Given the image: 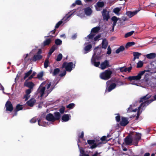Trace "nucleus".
Wrapping results in <instances>:
<instances>
[{"label":"nucleus","mask_w":156,"mask_h":156,"mask_svg":"<svg viewBox=\"0 0 156 156\" xmlns=\"http://www.w3.org/2000/svg\"><path fill=\"white\" fill-rule=\"evenodd\" d=\"M45 82L42 83L41 84L37 90V93L40 94V97L41 98L43 96L46 88L47 89L45 91V93L47 94L46 96H48L55 88V86H51V82L47 83L44 87L42 86L43 85H45Z\"/></svg>","instance_id":"f257e3e1"},{"label":"nucleus","mask_w":156,"mask_h":156,"mask_svg":"<svg viewBox=\"0 0 156 156\" xmlns=\"http://www.w3.org/2000/svg\"><path fill=\"white\" fill-rule=\"evenodd\" d=\"M112 74V72L111 70L107 69L100 74V77L102 80H107L111 78Z\"/></svg>","instance_id":"f03ea898"},{"label":"nucleus","mask_w":156,"mask_h":156,"mask_svg":"<svg viewBox=\"0 0 156 156\" xmlns=\"http://www.w3.org/2000/svg\"><path fill=\"white\" fill-rule=\"evenodd\" d=\"M75 64H74L72 62H64L62 65V68H65L66 71L70 72L72 70L73 68L75 67Z\"/></svg>","instance_id":"7ed1b4c3"},{"label":"nucleus","mask_w":156,"mask_h":156,"mask_svg":"<svg viewBox=\"0 0 156 156\" xmlns=\"http://www.w3.org/2000/svg\"><path fill=\"white\" fill-rule=\"evenodd\" d=\"M144 73V71H141L136 76H129L126 79H127L130 81L135 80H140L141 78V76L143 75Z\"/></svg>","instance_id":"20e7f679"},{"label":"nucleus","mask_w":156,"mask_h":156,"mask_svg":"<svg viewBox=\"0 0 156 156\" xmlns=\"http://www.w3.org/2000/svg\"><path fill=\"white\" fill-rule=\"evenodd\" d=\"M101 51V50L98 49V47H95L94 49L93 56L95 55L96 58L98 60H99L101 58V56L99 55Z\"/></svg>","instance_id":"39448f33"},{"label":"nucleus","mask_w":156,"mask_h":156,"mask_svg":"<svg viewBox=\"0 0 156 156\" xmlns=\"http://www.w3.org/2000/svg\"><path fill=\"white\" fill-rule=\"evenodd\" d=\"M154 99H151L145 101L144 102L141 104L140 105L139 107V109H140L141 107H144L148 105L149 104L151 103L152 101L154 100H156V94L154 96Z\"/></svg>","instance_id":"423d86ee"},{"label":"nucleus","mask_w":156,"mask_h":156,"mask_svg":"<svg viewBox=\"0 0 156 156\" xmlns=\"http://www.w3.org/2000/svg\"><path fill=\"white\" fill-rule=\"evenodd\" d=\"M103 20L108 21L110 18L109 12L107 11L106 9H104L101 12Z\"/></svg>","instance_id":"0eeeda50"},{"label":"nucleus","mask_w":156,"mask_h":156,"mask_svg":"<svg viewBox=\"0 0 156 156\" xmlns=\"http://www.w3.org/2000/svg\"><path fill=\"white\" fill-rule=\"evenodd\" d=\"M5 107L6 108V110L11 112L13 109L12 104L10 101H7L5 104Z\"/></svg>","instance_id":"6e6552de"},{"label":"nucleus","mask_w":156,"mask_h":156,"mask_svg":"<svg viewBox=\"0 0 156 156\" xmlns=\"http://www.w3.org/2000/svg\"><path fill=\"white\" fill-rule=\"evenodd\" d=\"M128 118L124 117H122L121 121L120 122V125L123 126H125L127 125L129 123Z\"/></svg>","instance_id":"1a4fd4ad"},{"label":"nucleus","mask_w":156,"mask_h":156,"mask_svg":"<svg viewBox=\"0 0 156 156\" xmlns=\"http://www.w3.org/2000/svg\"><path fill=\"white\" fill-rule=\"evenodd\" d=\"M124 141L127 145H131L133 141V140L132 137L129 136H128L125 138Z\"/></svg>","instance_id":"9d476101"},{"label":"nucleus","mask_w":156,"mask_h":156,"mask_svg":"<svg viewBox=\"0 0 156 156\" xmlns=\"http://www.w3.org/2000/svg\"><path fill=\"white\" fill-rule=\"evenodd\" d=\"M45 119L48 121L52 122L55 121L54 115L51 113H49L46 115Z\"/></svg>","instance_id":"9b49d317"},{"label":"nucleus","mask_w":156,"mask_h":156,"mask_svg":"<svg viewBox=\"0 0 156 156\" xmlns=\"http://www.w3.org/2000/svg\"><path fill=\"white\" fill-rule=\"evenodd\" d=\"M101 68L102 69H105L107 67H109V62L108 61L105 60L102 62L101 64Z\"/></svg>","instance_id":"f8f14e48"},{"label":"nucleus","mask_w":156,"mask_h":156,"mask_svg":"<svg viewBox=\"0 0 156 156\" xmlns=\"http://www.w3.org/2000/svg\"><path fill=\"white\" fill-rule=\"evenodd\" d=\"M111 135L109 133L106 136H104L102 137L101 139L100 140L101 141V142H104L105 141L106 142H107L108 141L110 140L111 139H108V138H109L111 136Z\"/></svg>","instance_id":"ddd939ff"},{"label":"nucleus","mask_w":156,"mask_h":156,"mask_svg":"<svg viewBox=\"0 0 156 156\" xmlns=\"http://www.w3.org/2000/svg\"><path fill=\"white\" fill-rule=\"evenodd\" d=\"M42 56L41 55H34L32 58L31 59L34 62H36L37 61L39 60L42 58Z\"/></svg>","instance_id":"4468645a"},{"label":"nucleus","mask_w":156,"mask_h":156,"mask_svg":"<svg viewBox=\"0 0 156 156\" xmlns=\"http://www.w3.org/2000/svg\"><path fill=\"white\" fill-rule=\"evenodd\" d=\"M36 102V100L34 98H31L29 100L27 101L26 102V104L29 106L32 107H33L35 103Z\"/></svg>","instance_id":"2eb2a0df"},{"label":"nucleus","mask_w":156,"mask_h":156,"mask_svg":"<svg viewBox=\"0 0 156 156\" xmlns=\"http://www.w3.org/2000/svg\"><path fill=\"white\" fill-rule=\"evenodd\" d=\"M116 84L115 83L111 84L108 88H106L105 91L110 92L116 87Z\"/></svg>","instance_id":"dca6fc26"},{"label":"nucleus","mask_w":156,"mask_h":156,"mask_svg":"<svg viewBox=\"0 0 156 156\" xmlns=\"http://www.w3.org/2000/svg\"><path fill=\"white\" fill-rule=\"evenodd\" d=\"M151 95L148 94H147L146 95L142 97H141L140 98V100L139 101L140 103L143 102L144 101L146 100V101L148 100H147L151 98Z\"/></svg>","instance_id":"f3484780"},{"label":"nucleus","mask_w":156,"mask_h":156,"mask_svg":"<svg viewBox=\"0 0 156 156\" xmlns=\"http://www.w3.org/2000/svg\"><path fill=\"white\" fill-rule=\"evenodd\" d=\"M69 114H64L62 117V122L68 121L70 119Z\"/></svg>","instance_id":"a211bd4d"},{"label":"nucleus","mask_w":156,"mask_h":156,"mask_svg":"<svg viewBox=\"0 0 156 156\" xmlns=\"http://www.w3.org/2000/svg\"><path fill=\"white\" fill-rule=\"evenodd\" d=\"M97 5V7H96V9L97 11H100V9H98V8H102L104 7L105 5V3L103 2L98 1L96 4Z\"/></svg>","instance_id":"6ab92c4d"},{"label":"nucleus","mask_w":156,"mask_h":156,"mask_svg":"<svg viewBox=\"0 0 156 156\" xmlns=\"http://www.w3.org/2000/svg\"><path fill=\"white\" fill-rule=\"evenodd\" d=\"M139 11V10H136L133 12L128 11L126 13L127 15L129 18H131L136 14Z\"/></svg>","instance_id":"aec40b11"},{"label":"nucleus","mask_w":156,"mask_h":156,"mask_svg":"<svg viewBox=\"0 0 156 156\" xmlns=\"http://www.w3.org/2000/svg\"><path fill=\"white\" fill-rule=\"evenodd\" d=\"M24 85L29 88V89H32L33 88V87L34 86V84L32 82H25L24 83Z\"/></svg>","instance_id":"412c9836"},{"label":"nucleus","mask_w":156,"mask_h":156,"mask_svg":"<svg viewBox=\"0 0 156 156\" xmlns=\"http://www.w3.org/2000/svg\"><path fill=\"white\" fill-rule=\"evenodd\" d=\"M55 121L59 120L60 119L61 115L58 112H55L54 113Z\"/></svg>","instance_id":"4be33fe9"},{"label":"nucleus","mask_w":156,"mask_h":156,"mask_svg":"<svg viewBox=\"0 0 156 156\" xmlns=\"http://www.w3.org/2000/svg\"><path fill=\"white\" fill-rule=\"evenodd\" d=\"M84 12L85 14L89 16L91 15L92 12L91 9L90 7H87L84 9Z\"/></svg>","instance_id":"5701e85b"},{"label":"nucleus","mask_w":156,"mask_h":156,"mask_svg":"<svg viewBox=\"0 0 156 156\" xmlns=\"http://www.w3.org/2000/svg\"><path fill=\"white\" fill-rule=\"evenodd\" d=\"M100 27L99 26L96 27L92 29L91 33H97L100 30Z\"/></svg>","instance_id":"b1692460"},{"label":"nucleus","mask_w":156,"mask_h":156,"mask_svg":"<svg viewBox=\"0 0 156 156\" xmlns=\"http://www.w3.org/2000/svg\"><path fill=\"white\" fill-rule=\"evenodd\" d=\"M102 143L101 142H99L97 144L95 143V142L92 145L90 146V148L91 149H93L97 147H101V146L100 145V144H102Z\"/></svg>","instance_id":"393cba45"},{"label":"nucleus","mask_w":156,"mask_h":156,"mask_svg":"<svg viewBox=\"0 0 156 156\" xmlns=\"http://www.w3.org/2000/svg\"><path fill=\"white\" fill-rule=\"evenodd\" d=\"M102 48L105 49L108 46V42L107 40L105 39H104L102 42Z\"/></svg>","instance_id":"a878e982"},{"label":"nucleus","mask_w":156,"mask_h":156,"mask_svg":"<svg viewBox=\"0 0 156 156\" xmlns=\"http://www.w3.org/2000/svg\"><path fill=\"white\" fill-rule=\"evenodd\" d=\"M146 56L148 59H153L156 57V54L154 53H151L147 55Z\"/></svg>","instance_id":"bb28decb"},{"label":"nucleus","mask_w":156,"mask_h":156,"mask_svg":"<svg viewBox=\"0 0 156 156\" xmlns=\"http://www.w3.org/2000/svg\"><path fill=\"white\" fill-rule=\"evenodd\" d=\"M134 58L133 61H134L136 58H139V56L141 54L138 52H133V53Z\"/></svg>","instance_id":"cd10ccee"},{"label":"nucleus","mask_w":156,"mask_h":156,"mask_svg":"<svg viewBox=\"0 0 156 156\" xmlns=\"http://www.w3.org/2000/svg\"><path fill=\"white\" fill-rule=\"evenodd\" d=\"M51 42V40L50 38L47 39L44 41L43 43V46L48 45Z\"/></svg>","instance_id":"c85d7f7f"},{"label":"nucleus","mask_w":156,"mask_h":156,"mask_svg":"<svg viewBox=\"0 0 156 156\" xmlns=\"http://www.w3.org/2000/svg\"><path fill=\"white\" fill-rule=\"evenodd\" d=\"M119 19V18H118L115 16H113L112 17L111 20L113 22V26H115L116 25V23Z\"/></svg>","instance_id":"c756f323"},{"label":"nucleus","mask_w":156,"mask_h":156,"mask_svg":"<svg viewBox=\"0 0 156 156\" xmlns=\"http://www.w3.org/2000/svg\"><path fill=\"white\" fill-rule=\"evenodd\" d=\"M32 70L30 69L28 72L25 73V76L23 77V79L25 80L27 77H28L32 73Z\"/></svg>","instance_id":"7c9ffc66"},{"label":"nucleus","mask_w":156,"mask_h":156,"mask_svg":"<svg viewBox=\"0 0 156 156\" xmlns=\"http://www.w3.org/2000/svg\"><path fill=\"white\" fill-rule=\"evenodd\" d=\"M124 49V47L123 46H121L116 50L115 52L116 53L118 54L120 52L123 51Z\"/></svg>","instance_id":"2f4dec72"},{"label":"nucleus","mask_w":156,"mask_h":156,"mask_svg":"<svg viewBox=\"0 0 156 156\" xmlns=\"http://www.w3.org/2000/svg\"><path fill=\"white\" fill-rule=\"evenodd\" d=\"M60 70L59 68H57L55 69L53 71L52 75L53 76H56L60 72Z\"/></svg>","instance_id":"473e14b6"},{"label":"nucleus","mask_w":156,"mask_h":156,"mask_svg":"<svg viewBox=\"0 0 156 156\" xmlns=\"http://www.w3.org/2000/svg\"><path fill=\"white\" fill-rule=\"evenodd\" d=\"M141 134L139 133H136L134 139L140 140L141 138Z\"/></svg>","instance_id":"72a5a7b5"},{"label":"nucleus","mask_w":156,"mask_h":156,"mask_svg":"<svg viewBox=\"0 0 156 156\" xmlns=\"http://www.w3.org/2000/svg\"><path fill=\"white\" fill-rule=\"evenodd\" d=\"M49 62V57H47L45 60L44 63V66L45 68H47L48 67V66Z\"/></svg>","instance_id":"f704fd0d"},{"label":"nucleus","mask_w":156,"mask_h":156,"mask_svg":"<svg viewBox=\"0 0 156 156\" xmlns=\"http://www.w3.org/2000/svg\"><path fill=\"white\" fill-rule=\"evenodd\" d=\"M23 109V105L18 104L16 105L15 110H16V111H18L22 110Z\"/></svg>","instance_id":"c9c22d12"},{"label":"nucleus","mask_w":156,"mask_h":156,"mask_svg":"<svg viewBox=\"0 0 156 156\" xmlns=\"http://www.w3.org/2000/svg\"><path fill=\"white\" fill-rule=\"evenodd\" d=\"M62 41L60 39H57L55 40V43L57 45H59L62 44Z\"/></svg>","instance_id":"e433bc0d"},{"label":"nucleus","mask_w":156,"mask_h":156,"mask_svg":"<svg viewBox=\"0 0 156 156\" xmlns=\"http://www.w3.org/2000/svg\"><path fill=\"white\" fill-rule=\"evenodd\" d=\"M120 9L119 8L116 7L114 8L113 10V12L115 13L117 15H119V12L120 11Z\"/></svg>","instance_id":"4c0bfd02"},{"label":"nucleus","mask_w":156,"mask_h":156,"mask_svg":"<svg viewBox=\"0 0 156 156\" xmlns=\"http://www.w3.org/2000/svg\"><path fill=\"white\" fill-rule=\"evenodd\" d=\"M135 44V43L134 42H128L126 45V48H128L130 47H131L133 45H134Z\"/></svg>","instance_id":"58836bf2"},{"label":"nucleus","mask_w":156,"mask_h":156,"mask_svg":"<svg viewBox=\"0 0 156 156\" xmlns=\"http://www.w3.org/2000/svg\"><path fill=\"white\" fill-rule=\"evenodd\" d=\"M92 47V46L90 44H88L85 47L84 50L86 51H89Z\"/></svg>","instance_id":"ea45409f"},{"label":"nucleus","mask_w":156,"mask_h":156,"mask_svg":"<svg viewBox=\"0 0 156 156\" xmlns=\"http://www.w3.org/2000/svg\"><path fill=\"white\" fill-rule=\"evenodd\" d=\"M134 31H132L130 32L126 33L125 35V37L127 38L131 36L134 33Z\"/></svg>","instance_id":"a19ab883"},{"label":"nucleus","mask_w":156,"mask_h":156,"mask_svg":"<svg viewBox=\"0 0 156 156\" xmlns=\"http://www.w3.org/2000/svg\"><path fill=\"white\" fill-rule=\"evenodd\" d=\"M143 64L144 63L142 61H140L137 64L136 67L137 68H141L143 66Z\"/></svg>","instance_id":"79ce46f5"},{"label":"nucleus","mask_w":156,"mask_h":156,"mask_svg":"<svg viewBox=\"0 0 156 156\" xmlns=\"http://www.w3.org/2000/svg\"><path fill=\"white\" fill-rule=\"evenodd\" d=\"M62 54L60 53L57 56L56 60L58 62L60 61L62 59Z\"/></svg>","instance_id":"37998d69"},{"label":"nucleus","mask_w":156,"mask_h":156,"mask_svg":"<svg viewBox=\"0 0 156 156\" xmlns=\"http://www.w3.org/2000/svg\"><path fill=\"white\" fill-rule=\"evenodd\" d=\"M75 105L73 103L69 104L67 105L66 108L71 109L73 108L75 106Z\"/></svg>","instance_id":"c03bdc74"},{"label":"nucleus","mask_w":156,"mask_h":156,"mask_svg":"<svg viewBox=\"0 0 156 156\" xmlns=\"http://www.w3.org/2000/svg\"><path fill=\"white\" fill-rule=\"evenodd\" d=\"M57 48L56 46L55 45H54L52 46L51 48L50 49L49 51L53 53V52Z\"/></svg>","instance_id":"a18cd8bd"},{"label":"nucleus","mask_w":156,"mask_h":156,"mask_svg":"<svg viewBox=\"0 0 156 156\" xmlns=\"http://www.w3.org/2000/svg\"><path fill=\"white\" fill-rule=\"evenodd\" d=\"M43 76V72H41L37 75V77L36 78L40 79Z\"/></svg>","instance_id":"49530a36"},{"label":"nucleus","mask_w":156,"mask_h":156,"mask_svg":"<svg viewBox=\"0 0 156 156\" xmlns=\"http://www.w3.org/2000/svg\"><path fill=\"white\" fill-rule=\"evenodd\" d=\"M80 151L81 153L82 154L83 156H89L88 154L85 153V151L83 148H81V149H80Z\"/></svg>","instance_id":"de8ad7c7"},{"label":"nucleus","mask_w":156,"mask_h":156,"mask_svg":"<svg viewBox=\"0 0 156 156\" xmlns=\"http://www.w3.org/2000/svg\"><path fill=\"white\" fill-rule=\"evenodd\" d=\"M56 31V29H55L51 31L48 34V36H47L48 37H52V36L51 35H50V34H55V31Z\"/></svg>","instance_id":"09e8293b"},{"label":"nucleus","mask_w":156,"mask_h":156,"mask_svg":"<svg viewBox=\"0 0 156 156\" xmlns=\"http://www.w3.org/2000/svg\"><path fill=\"white\" fill-rule=\"evenodd\" d=\"M88 144L89 145H92L95 142V140H89L87 141Z\"/></svg>","instance_id":"8fccbe9b"},{"label":"nucleus","mask_w":156,"mask_h":156,"mask_svg":"<svg viewBox=\"0 0 156 156\" xmlns=\"http://www.w3.org/2000/svg\"><path fill=\"white\" fill-rule=\"evenodd\" d=\"M62 21L61 20L58 22L55 25V28L56 29L58 28L61 25V24L62 23Z\"/></svg>","instance_id":"3c124183"},{"label":"nucleus","mask_w":156,"mask_h":156,"mask_svg":"<svg viewBox=\"0 0 156 156\" xmlns=\"http://www.w3.org/2000/svg\"><path fill=\"white\" fill-rule=\"evenodd\" d=\"M132 68V66H130L129 67L126 68L125 67V69H124V71L125 72H126L127 71H128L129 72L131 70Z\"/></svg>","instance_id":"603ef678"},{"label":"nucleus","mask_w":156,"mask_h":156,"mask_svg":"<svg viewBox=\"0 0 156 156\" xmlns=\"http://www.w3.org/2000/svg\"><path fill=\"white\" fill-rule=\"evenodd\" d=\"M65 108L62 106L61 108H60L59 110V111L61 114H63L64 113Z\"/></svg>","instance_id":"864d4df0"},{"label":"nucleus","mask_w":156,"mask_h":156,"mask_svg":"<svg viewBox=\"0 0 156 156\" xmlns=\"http://www.w3.org/2000/svg\"><path fill=\"white\" fill-rule=\"evenodd\" d=\"M139 140H136L135 139H133V144L135 146H137L138 145V142Z\"/></svg>","instance_id":"5fc2aeb1"},{"label":"nucleus","mask_w":156,"mask_h":156,"mask_svg":"<svg viewBox=\"0 0 156 156\" xmlns=\"http://www.w3.org/2000/svg\"><path fill=\"white\" fill-rule=\"evenodd\" d=\"M117 116L115 117V119L117 122H119L120 120V117L119 114H117Z\"/></svg>","instance_id":"6e6d98bb"},{"label":"nucleus","mask_w":156,"mask_h":156,"mask_svg":"<svg viewBox=\"0 0 156 156\" xmlns=\"http://www.w3.org/2000/svg\"><path fill=\"white\" fill-rule=\"evenodd\" d=\"M100 62H94V63L93 64H92L93 65H94V66L96 67H99V66L100 65Z\"/></svg>","instance_id":"4d7b16f0"},{"label":"nucleus","mask_w":156,"mask_h":156,"mask_svg":"<svg viewBox=\"0 0 156 156\" xmlns=\"http://www.w3.org/2000/svg\"><path fill=\"white\" fill-rule=\"evenodd\" d=\"M75 4L78 5H82V4L81 1L80 0H76L75 2Z\"/></svg>","instance_id":"13d9d810"},{"label":"nucleus","mask_w":156,"mask_h":156,"mask_svg":"<svg viewBox=\"0 0 156 156\" xmlns=\"http://www.w3.org/2000/svg\"><path fill=\"white\" fill-rule=\"evenodd\" d=\"M66 70H64L62 73L59 74V76L61 77H62L65 76L66 73Z\"/></svg>","instance_id":"bf43d9fd"},{"label":"nucleus","mask_w":156,"mask_h":156,"mask_svg":"<svg viewBox=\"0 0 156 156\" xmlns=\"http://www.w3.org/2000/svg\"><path fill=\"white\" fill-rule=\"evenodd\" d=\"M95 35V34H90L88 35L87 37H88V38L90 39H92L94 36Z\"/></svg>","instance_id":"052dcab7"},{"label":"nucleus","mask_w":156,"mask_h":156,"mask_svg":"<svg viewBox=\"0 0 156 156\" xmlns=\"http://www.w3.org/2000/svg\"><path fill=\"white\" fill-rule=\"evenodd\" d=\"M30 97V95H29L27 94H26L24 96L23 98H25V101H27L28 100Z\"/></svg>","instance_id":"680f3d73"},{"label":"nucleus","mask_w":156,"mask_h":156,"mask_svg":"<svg viewBox=\"0 0 156 156\" xmlns=\"http://www.w3.org/2000/svg\"><path fill=\"white\" fill-rule=\"evenodd\" d=\"M112 51L111 48L110 46H108V51L107 52V54L108 55H110L111 54Z\"/></svg>","instance_id":"e2e57ef3"},{"label":"nucleus","mask_w":156,"mask_h":156,"mask_svg":"<svg viewBox=\"0 0 156 156\" xmlns=\"http://www.w3.org/2000/svg\"><path fill=\"white\" fill-rule=\"evenodd\" d=\"M101 37L100 35H98L96 36L94 38V40L95 41H96L98 40H99V39Z\"/></svg>","instance_id":"0e129e2a"},{"label":"nucleus","mask_w":156,"mask_h":156,"mask_svg":"<svg viewBox=\"0 0 156 156\" xmlns=\"http://www.w3.org/2000/svg\"><path fill=\"white\" fill-rule=\"evenodd\" d=\"M31 89H27L26 90V93L27 94L29 95L31 93Z\"/></svg>","instance_id":"69168bd1"},{"label":"nucleus","mask_w":156,"mask_h":156,"mask_svg":"<svg viewBox=\"0 0 156 156\" xmlns=\"http://www.w3.org/2000/svg\"><path fill=\"white\" fill-rule=\"evenodd\" d=\"M36 119L34 118L30 120V122L32 123H34L36 122Z\"/></svg>","instance_id":"338daca9"},{"label":"nucleus","mask_w":156,"mask_h":156,"mask_svg":"<svg viewBox=\"0 0 156 156\" xmlns=\"http://www.w3.org/2000/svg\"><path fill=\"white\" fill-rule=\"evenodd\" d=\"M124 69L125 66H123L119 68V69H118V70L119 69L120 72H124Z\"/></svg>","instance_id":"774afa93"}]
</instances>
